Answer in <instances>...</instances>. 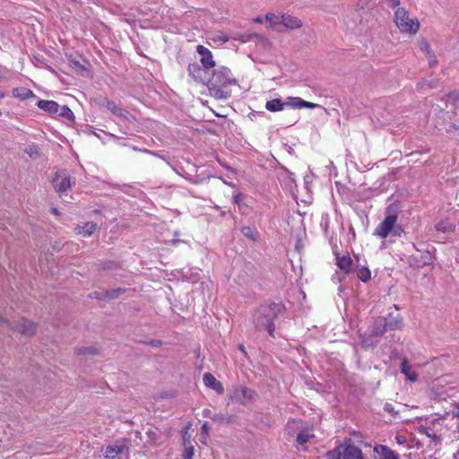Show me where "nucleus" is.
Returning a JSON list of instances; mask_svg holds the SVG:
<instances>
[{
  "label": "nucleus",
  "instance_id": "27",
  "mask_svg": "<svg viewBox=\"0 0 459 459\" xmlns=\"http://www.w3.org/2000/svg\"><path fill=\"white\" fill-rule=\"evenodd\" d=\"M378 342L379 340L371 336V334L368 332L361 336V347L363 349L374 348L378 344Z\"/></svg>",
  "mask_w": 459,
  "mask_h": 459
},
{
  "label": "nucleus",
  "instance_id": "56",
  "mask_svg": "<svg viewBox=\"0 0 459 459\" xmlns=\"http://www.w3.org/2000/svg\"><path fill=\"white\" fill-rule=\"evenodd\" d=\"M255 22H259V23H262V22H263V20H262V18L257 17V18H255Z\"/></svg>",
  "mask_w": 459,
  "mask_h": 459
},
{
  "label": "nucleus",
  "instance_id": "10",
  "mask_svg": "<svg viewBox=\"0 0 459 459\" xmlns=\"http://www.w3.org/2000/svg\"><path fill=\"white\" fill-rule=\"evenodd\" d=\"M53 185L58 193H64L71 187V178L63 171L56 172L53 179Z\"/></svg>",
  "mask_w": 459,
  "mask_h": 459
},
{
  "label": "nucleus",
  "instance_id": "52",
  "mask_svg": "<svg viewBox=\"0 0 459 459\" xmlns=\"http://www.w3.org/2000/svg\"><path fill=\"white\" fill-rule=\"evenodd\" d=\"M242 201V195L240 193L234 195V203L237 204H240Z\"/></svg>",
  "mask_w": 459,
  "mask_h": 459
},
{
  "label": "nucleus",
  "instance_id": "17",
  "mask_svg": "<svg viewBox=\"0 0 459 459\" xmlns=\"http://www.w3.org/2000/svg\"><path fill=\"white\" fill-rule=\"evenodd\" d=\"M374 452L379 455V459H399V455L390 449L387 446L378 445L374 448Z\"/></svg>",
  "mask_w": 459,
  "mask_h": 459
},
{
  "label": "nucleus",
  "instance_id": "31",
  "mask_svg": "<svg viewBox=\"0 0 459 459\" xmlns=\"http://www.w3.org/2000/svg\"><path fill=\"white\" fill-rule=\"evenodd\" d=\"M357 276L358 278L363 281V282H367L370 280L371 278V272L370 270L368 269V267L367 266H362L360 268L358 269L357 271Z\"/></svg>",
  "mask_w": 459,
  "mask_h": 459
},
{
  "label": "nucleus",
  "instance_id": "14",
  "mask_svg": "<svg viewBox=\"0 0 459 459\" xmlns=\"http://www.w3.org/2000/svg\"><path fill=\"white\" fill-rule=\"evenodd\" d=\"M286 107H290L292 108H316L320 106L316 103H312L307 100H302L299 97H288L286 100Z\"/></svg>",
  "mask_w": 459,
  "mask_h": 459
},
{
  "label": "nucleus",
  "instance_id": "7",
  "mask_svg": "<svg viewBox=\"0 0 459 459\" xmlns=\"http://www.w3.org/2000/svg\"><path fill=\"white\" fill-rule=\"evenodd\" d=\"M397 221V215L394 213H389L384 219V221L376 228L375 235L381 238H385L391 234L394 230V226Z\"/></svg>",
  "mask_w": 459,
  "mask_h": 459
},
{
  "label": "nucleus",
  "instance_id": "9",
  "mask_svg": "<svg viewBox=\"0 0 459 459\" xmlns=\"http://www.w3.org/2000/svg\"><path fill=\"white\" fill-rule=\"evenodd\" d=\"M113 115L130 121L134 117L126 109L118 107L114 101L105 99L101 104Z\"/></svg>",
  "mask_w": 459,
  "mask_h": 459
},
{
  "label": "nucleus",
  "instance_id": "13",
  "mask_svg": "<svg viewBox=\"0 0 459 459\" xmlns=\"http://www.w3.org/2000/svg\"><path fill=\"white\" fill-rule=\"evenodd\" d=\"M197 53L201 56V63L205 69H211L214 67L215 62L212 58V52L205 47L198 45L196 47Z\"/></svg>",
  "mask_w": 459,
  "mask_h": 459
},
{
  "label": "nucleus",
  "instance_id": "48",
  "mask_svg": "<svg viewBox=\"0 0 459 459\" xmlns=\"http://www.w3.org/2000/svg\"><path fill=\"white\" fill-rule=\"evenodd\" d=\"M431 255L429 252H427L424 255V261L422 262V264L420 266L428 265L431 264Z\"/></svg>",
  "mask_w": 459,
  "mask_h": 459
},
{
  "label": "nucleus",
  "instance_id": "38",
  "mask_svg": "<svg viewBox=\"0 0 459 459\" xmlns=\"http://www.w3.org/2000/svg\"><path fill=\"white\" fill-rule=\"evenodd\" d=\"M100 267L102 270H115L117 268V264L110 260H105L100 263Z\"/></svg>",
  "mask_w": 459,
  "mask_h": 459
},
{
  "label": "nucleus",
  "instance_id": "58",
  "mask_svg": "<svg viewBox=\"0 0 459 459\" xmlns=\"http://www.w3.org/2000/svg\"><path fill=\"white\" fill-rule=\"evenodd\" d=\"M4 94L0 91V99L4 98Z\"/></svg>",
  "mask_w": 459,
  "mask_h": 459
},
{
  "label": "nucleus",
  "instance_id": "24",
  "mask_svg": "<svg viewBox=\"0 0 459 459\" xmlns=\"http://www.w3.org/2000/svg\"><path fill=\"white\" fill-rule=\"evenodd\" d=\"M400 368H401V372L403 374H404L406 376L407 379H409L410 381L414 382L418 379L417 373L411 370V367L409 364L407 359H403Z\"/></svg>",
  "mask_w": 459,
  "mask_h": 459
},
{
  "label": "nucleus",
  "instance_id": "51",
  "mask_svg": "<svg viewBox=\"0 0 459 459\" xmlns=\"http://www.w3.org/2000/svg\"><path fill=\"white\" fill-rule=\"evenodd\" d=\"M212 415L213 414H212V411L210 409H204L203 411V416L204 418H211L212 419Z\"/></svg>",
  "mask_w": 459,
  "mask_h": 459
},
{
  "label": "nucleus",
  "instance_id": "8",
  "mask_svg": "<svg viewBox=\"0 0 459 459\" xmlns=\"http://www.w3.org/2000/svg\"><path fill=\"white\" fill-rule=\"evenodd\" d=\"M129 448L126 445V440H117L113 445L105 448L104 457L106 459H115L117 455L128 453Z\"/></svg>",
  "mask_w": 459,
  "mask_h": 459
},
{
  "label": "nucleus",
  "instance_id": "20",
  "mask_svg": "<svg viewBox=\"0 0 459 459\" xmlns=\"http://www.w3.org/2000/svg\"><path fill=\"white\" fill-rule=\"evenodd\" d=\"M37 106L48 114H56L59 111V105L54 100H39Z\"/></svg>",
  "mask_w": 459,
  "mask_h": 459
},
{
  "label": "nucleus",
  "instance_id": "57",
  "mask_svg": "<svg viewBox=\"0 0 459 459\" xmlns=\"http://www.w3.org/2000/svg\"><path fill=\"white\" fill-rule=\"evenodd\" d=\"M51 212L55 214H57L58 212H57V209L56 208H51Z\"/></svg>",
  "mask_w": 459,
  "mask_h": 459
},
{
  "label": "nucleus",
  "instance_id": "54",
  "mask_svg": "<svg viewBox=\"0 0 459 459\" xmlns=\"http://www.w3.org/2000/svg\"><path fill=\"white\" fill-rule=\"evenodd\" d=\"M238 350L245 355L247 356V352L246 351V348L244 346V344L240 343L238 344Z\"/></svg>",
  "mask_w": 459,
  "mask_h": 459
},
{
  "label": "nucleus",
  "instance_id": "55",
  "mask_svg": "<svg viewBox=\"0 0 459 459\" xmlns=\"http://www.w3.org/2000/svg\"><path fill=\"white\" fill-rule=\"evenodd\" d=\"M450 128L454 129V130H459V126H456L455 124H451L450 125Z\"/></svg>",
  "mask_w": 459,
  "mask_h": 459
},
{
  "label": "nucleus",
  "instance_id": "2",
  "mask_svg": "<svg viewBox=\"0 0 459 459\" xmlns=\"http://www.w3.org/2000/svg\"><path fill=\"white\" fill-rule=\"evenodd\" d=\"M237 81L232 78L231 72L228 67L221 66L212 71L206 81V85L212 96L218 100H226L230 96L226 89L228 85L235 84Z\"/></svg>",
  "mask_w": 459,
  "mask_h": 459
},
{
  "label": "nucleus",
  "instance_id": "42",
  "mask_svg": "<svg viewBox=\"0 0 459 459\" xmlns=\"http://www.w3.org/2000/svg\"><path fill=\"white\" fill-rule=\"evenodd\" d=\"M104 291H93L91 293L90 297L96 299H107V298L104 296Z\"/></svg>",
  "mask_w": 459,
  "mask_h": 459
},
{
  "label": "nucleus",
  "instance_id": "12",
  "mask_svg": "<svg viewBox=\"0 0 459 459\" xmlns=\"http://www.w3.org/2000/svg\"><path fill=\"white\" fill-rule=\"evenodd\" d=\"M371 336L376 337L377 340L386 332V323H385L384 317H378L373 321L368 326L367 331Z\"/></svg>",
  "mask_w": 459,
  "mask_h": 459
},
{
  "label": "nucleus",
  "instance_id": "60",
  "mask_svg": "<svg viewBox=\"0 0 459 459\" xmlns=\"http://www.w3.org/2000/svg\"><path fill=\"white\" fill-rule=\"evenodd\" d=\"M429 87H430V88L435 87L434 82H431V83L429 84Z\"/></svg>",
  "mask_w": 459,
  "mask_h": 459
},
{
  "label": "nucleus",
  "instance_id": "41",
  "mask_svg": "<svg viewBox=\"0 0 459 459\" xmlns=\"http://www.w3.org/2000/svg\"><path fill=\"white\" fill-rule=\"evenodd\" d=\"M420 48L422 52L425 53L426 56L432 52L429 44L427 41H422L420 45Z\"/></svg>",
  "mask_w": 459,
  "mask_h": 459
},
{
  "label": "nucleus",
  "instance_id": "22",
  "mask_svg": "<svg viewBox=\"0 0 459 459\" xmlns=\"http://www.w3.org/2000/svg\"><path fill=\"white\" fill-rule=\"evenodd\" d=\"M286 107V101H283L281 99H273L268 100L265 104V108L270 112H277L283 110Z\"/></svg>",
  "mask_w": 459,
  "mask_h": 459
},
{
  "label": "nucleus",
  "instance_id": "37",
  "mask_svg": "<svg viewBox=\"0 0 459 459\" xmlns=\"http://www.w3.org/2000/svg\"><path fill=\"white\" fill-rule=\"evenodd\" d=\"M313 437V435L309 434L307 431H301L297 436V442L299 445H305L309 441V439Z\"/></svg>",
  "mask_w": 459,
  "mask_h": 459
},
{
  "label": "nucleus",
  "instance_id": "34",
  "mask_svg": "<svg viewBox=\"0 0 459 459\" xmlns=\"http://www.w3.org/2000/svg\"><path fill=\"white\" fill-rule=\"evenodd\" d=\"M76 352L79 355H96L98 354V350L93 346H83L76 348Z\"/></svg>",
  "mask_w": 459,
  "mask_h": 459
},
{
  "label": "nucleus",
  "instance_id": "26",
  "mask_svg": "<svg viewBox=\"0 0 459 459\" xmlns=\"http://www.w3.org/2000/svg\"><path fill=\"white\" fill-rule=\"evenodd\" d=\"M13 96L21 100H27L32 97H35L33 91L25 87H17L14 88L12 91Z\"/></svg>",
  "mask_w": 459,
  "mask_h": 459
},
{
  "label": "nucleus",
  "instance_id": "50",
  "mask_svg": "<svg viewBox=\"0 0 459 459\" xmlns=\"http://www.w3.org/2000/svg\"><path fill=\"white\" fill-rule=\"evenodd\" d=\"M384 409H385V411H388L389 413H392V414L395 413L393 405L390 404V403H385Z\"/></svg>",
  "mask_w": 459,
  "mask_h": 459
},
{
  "label": "nucleus",
  "instance_id": "15",
  "mask_svg": "<svg viewBox=\"0 0 459 459\" xmlns=\"http://www.w3.org/2000/svg\"><path fill=\"white\" fill-rule=\"evenodd\" d=\"M203 380L207 387L216 391L220 394L224 393V387L222 384L221 383V381L217 380L212 373H204Z\"/></svg>",
  "mask_w": 459,
  "mask_h": 459
},
{
  "label": "nucleus",
  "instance_id": "61",
  "mask_svg": "<svg viewBox=\"0 0 459 459\" xmlns=\"http://www.w3.org/2000/svg\"><path fill=\"white\" fill-rule=\"evenodd\" d=\"M224 184H227L229 186H232L230 183H228L227 181L223 180Z\"/></svg>",
  "mask_w": 459,
  "mask_h": 459
},
{
  "label": "nucleus",
  "instance_id": "1",
  "mask_svg": "<svg viewBox=\"0 0 459 459\" xmlns=\"http://www.w3.org/2000/svg\"><path fill=\"white\" fill-rule=\"evenodd\" d=\"M285 312L281 303H265L259 306L252 314L253 325L256 331H266L274 338L275 320Z\"/></svg>",
  "mask_w": 459,
  "mask_h": 459
},
{
  "label": "nucleus",
  "instance_id": "32",
  "mask_svg": "<svg viewBox=\"0 0 459 459\" xmlns=\"http://www.w3.org/2000/svg\"><path fill=\"white\" fill-rule=\"evenodd\" d=\"M241 232L247 238H249L253 241L257 240L258 232L255 229L246 226L241 229Z\"/></svg>",
  "mask_w": 459,
  "mask_h": 459
},
{
  "label": "nucleus",
  "instance_id": "16",
  "mask_svg": "<svg viewBox=\"0 0 459 459\" xmlns=\"http://www.w3.org/2000/svg\"><path fill=\"white\" fill-rule=\"evenodd\" d=\"M336 265L344 274H349L352 270L353 261L349 255H341L337 254Z\"/></svg>",
  "mask_w": 459,
  "mask_h": 459
},
{
  "label": "nucleus",
  "instance_id": "46",
  "mask_svg": "<svg viewBox=\"0 0 459 459\" xmlns=\"http://www.w3.org/2000/svg\"><path fill=\"white\" fill-rule=\"evenodd\" d=\"M383 2L392 8L397 7L400 4V0H383Z\"/></svg>",
  "mask_w": 459,
  "mask_h": 459
},
{
  "label": "nucleus",
  "instance_id": "4",
  "mask_svg": "<svg viewBox=\"0 0 459 459\" xmlns=\"http://www.w3.org/2000/svg\"><path fill=\"white\" fill-rule=\"evenodd\" d=\"M394 20L403 33L415 34L419 30V22L416 19H411L409 13L403 7H399L396 10Z\"/></svg>",
  "mask_w": 459,
  "mask_h": 459
},
{
  "label": "nucleus",
  "instance_id": "47",
  "mask_svg": "<svg viewBox=\"0 0 459 459\" xmlns=\"http://www.w3.org/2000/svg\"><path fill=\"white\" fill-rule=\"evenodd\" d=\"M146 343L155 348L160 347L162 345V342L156 339H152Z\"/></svg>",
  "mask_w": 459,
  "mask_h": 459
},
{
  "label": "nucleus",
  "instance_id": "21",
  "mask_svg": "<svg viewBox=\"0 0 459 459\" xmlns=\"http://www.w3.org/2000/svg\"><path fill=\"white\" fill-rule=\"evenodd\" d=\"M87 65H88V63L85 60H83L82 63L76 59L69 60L70 67L81 75H85L86 74L89 73Z\"/></svg>",
  "mask_w": 459,
  "mask_h": 459
},
{
  "label": "nucleus",
  "instance_id": "19",
  "mask_svg": "<svg viewBox=\"0 0 459 459\" xmlns=\"http://www.w3.org/2000/svg\"><path fill=\"white\" fill-rule=\"evenodd\" d=\"M385 323H386V330H397L403 326V317L396 314L394 316L390 313L386 317H384Z\"/></svg>",
  "mask_w": 459,
  "mask_h": 459
},
{
  "label": "nucleus",
  "instance_id": "3",
  "mask_svg": "<svg viewBox=\"0 0 459 459\" xmlns=\"http://www.w3.org/2000/svg\"><path fill=\"white\" fill-rule=\"evenodd\" d=\"M326 459H365L362 450L348 438L333 450L326 452Z\"/></svg>",
  "mask_w": 459,
  "mask_h": 459
},
{
  "label": "nucleus",
  "instance_id": "29",
  "mask_svg": "<svg viewBox=\"0 0 459 459\" xmlns=\"http://www.w3.org/2000/svg\"><path fill=\"white\" fill-rule=\"evenodd\" d=\"M212 420L221 423H231L234 420L233 415L227 413H215L212 415Z\"/></svg>",
  "mask_w": 459,
  "mask_h": 459
},
{
  "label": "nucleus",
  "instance_id": "45",
  "mask_svg": "<svg viewBox=\"0 0 459 459\" xmlns=\"http://www.w3.org/2000/svg\"><path fill=\"white\" fill-rule=\"evenodd\" d=\"M210 425L207 421H205L202 428H201V434L202 435H205V436H208L209 435V432H210Z\"/></svg>",
  "mask_w": 459,
  "mask_h": 459
},
{
  "label": "nucleus",
  "instance_id": "36",
  "mask_svg": "<svg viewBox=\"0 0 459 459\" xmlns=\"http://www.w3.org/2000/svg\"><path fill=\"white\" fill-rule=\"evenodd\" d=\"M419 431L420 433L421 434H424L426 435L427 437H430L433 441H435L436 443H438L441 441V438L439 436H437L436 434L434 433H431L429 431V429L427 427H424V426H420L419 428Z\"/></svg>",
  "mask_w": 459,
  "mask_h": 459
},
{
  "label": "nucleus",
  "instance_id": "40",
  "mask_svg": "<svg viewBox=\"0 0 459 459\" xmlns=\"http://www.w3.org/2000/svg\"><path fill=\"white\" fill-rule=\"evenodd\" d=\"M403 229L400 225H394V230L391 232V235L395 237H402L403 234H404Z\"/></svg>",
  "mask_w": 459,
  "mask_h": 459
},
{
  "label": "nucleus",
  "instance_id": "18",
  "mask_svg": "<svg viewBox=\"0 0 459 459\" xmlns=\"http://www.w3.org/2000/svg\"><path fill=\"white\" fill-rule=\"evenodd\" d=\"M282 31L284 30H294L299 29L302 26V22L299 19L293 17L291 15L283 14L282 15V22H281Z\"/></svg>",
  "mask_w": 459,
  "mask_h": 459
},
{
  "label": "nucleus",
  "instance_id": "5",
  "mask_svg": "<svg viewBox=\"0 0 459 459\" xmlns=\"http://www.w3.org/2000/svg\"><path fill=\"white\" fill-rule=\"evenodd\" d=\"M0 325L3 328H8L13 332H18V333H21L27 336L32 335L36 329V325L30 320L22 318L16 323H13V322H10L8 319L4 318L1 315H0Z\"/></svg>",
  "mask_w": 459,
  "mask_h": 459
},
{
  "label": "nucleus",
  "instance_id": "23",
  "mask_svg": "<svg viewBox=\"0 0 459 459\" xmlns=\"http://www.w3.org/2000/svg\"><path fill=\"white\" fill-rule=\"evenodd\" d=\"M266 21L270 23V26L279 32L282 31L281 22H282V15H276L274 13H268L265 16Z\"/></svg>",
  "mask_w": 459,
  "mask_h": 459
},
{
  "label": "nucleus",
  "instance_id": "53",
  "mask_svg": "<svg viewBox=\"0 0 459 459\" xmlns=\"http://www.w3.org/2000/svg\"><path fill=\"white\" fill-rule=\"evenodd\" d=\"M396 440L399 444H403L406 442V438L403 436H397Z\"/></svg>",
  "mask_w": 459,
  "mask_h": 459
},
{
  "label": "nucleus",
  "instance_id": "30",
  "mask_svg": "<svg viewBox=\"0 0 459 459\" xmlns=\"http://www.w3.org/2000/svg\"><path fill=\"white\" fill-rule=\"evenodd\" d=\"M57 113L59 117L65 118L68 121H74V115L73 111L65 105L62 107L59 106V111Z\"/></svg>",
  "mask_w": 459,
  "mask_h": 459
},
{
  "label": "nucleus",
  "instance_id": "43",
  "mask_svg": "<svg viewBox=\"0 0 459 459\" xmlns=\"http://www.w3.org/2000/svg\"><path fill=\"white\" fill-rule=\"evenodd\" d=\"M426 56L428 58V61H429V64L430 66H435L437 64V60L433 52H431L430 54H428Z\"/></svg>",
  "mask_w": 459,
  "mask_h": 459
},
{
  "label": "nucleus",
  "instance_id": "6",
  "mask_svg": "<svg viewBox=\"0 0 459 459\" xmlns=\"http://www.w3.org/2000/svg\"><path fill=\"white\" fill-rule=\"evenodd\" d=\"M255 395V392L247 386H238L232 390L230 399L236 401L243 405L251 402Z\"/></svg>",
  "mask_w": 459,
  "mask_h": 459
},
{
  "label": "nucleus",
  "instance_id": "35",
  "mask_svg": "<svg viewBox=\"0 0 459 459\" xmlns=\"http://www.w3.org/2000/svg\"><path fill=\"white\" fill-rule=\"evenodd\" d=\"M26 153L33 160H36L39 157V147L32 143V144H30L26 150H25Z\"/></svg>",
  "mask_w": 459,
  "mask_h": 459
},
{
  "label": "nucleus",
  "instance_id": "44",
  "mask_svg": "<svg viewBox=\"0 0 459 459\" xmlns=\"http://www.w3.org/2000/svg\"><path fill=\"white\" fill-rule=\"evenodd\" d=\"M194 456V447L189 446L186 447L184 454V459H193Z\"/></svg>",
  "mask_w": 459,
  "mask_h": 459
},
{
  "label": "nucleus",
  "instance_id": "25",
  "mask_svg": "<svg viewBox=\"0 0 459 459\" xmlns=\"http://www.w3.org/2000/svg\"><path fill=\"white\" fill-rule=\"evenodd\" d=\"M97 223L92 221L86 222L83 226H78L75 228L78 234H82L83 237H90L96 230Z\"/></svg>",
  "mask_w": 459,
  "mask_h": 459
},
{
  "label": "nucleus",
  "instance_id": "59",
  "mask_svg": "<svg viewBox=\"0 0 459 459\" xmlns=\"http://www.w3.org/2000/svg\"><path fill=\"white\" fill-rule=\"evenodd\" d=\"M136 437H140L141 433L139 431L135 432Z\"/></svg>",
  "mask_w": 459,
  "mask_h": 459
},
{
  "label": "nucleus",
  "instance_id": "28",
  "mask_svg": "<svg viewBox=\"0 0 459 459\" xmlns=\"http://www.w3.org/2000/svg\"><path fill=\"white\" fill-rule=\"evenodd\" d=\"M435 229L437 231H440L443 233L453 232L455 229V225L447 221H441L435 225Z\"/></svg>",
  "mask_w": 459,
  "mask_h": 459
},
{
  "label": "nucleus",
  "instance_id": "33",
  "mask_svg": "<svg viewBox=\"0 0 459 459\" xmlns=\"http://www.w3.org/2000/svg\"><path fill=\"white\" fill-rule=\"evenodd\" d=\"M126 292V289L124 288H117L113 289L111 290H105L104 296L107 298V299H115L118 298L120 295L124 294Z\"/></svg>",
  "mask_w": 459,
  "mask_h": 459
},
{
  "label": "nucleus",
  "instance_id": "11",
  "mask_svg": "<svg viewBox=\"0 0 459 459\" xmlns=\"http://www.w3.org/2000/svg\"><path fill=\"white\" fill-rule=\"evenodd\" d=\"M208 69H205L204 66L201 67L198 64H190L188 65L187 71L189 75L193 77L195 82H203L206 84Z\"/></svg>",
  "mask_w": 459,
  "mask_h": 459
},
{
  "label": "nucleus",
  "instance_id": "39",
  "mask_svg": "<svg viewBox=\"0 0 459 459\" xmlns=\"http://www.w3.org/2000/svg\"><path fill=\"white\" fill-rule=\"evenodd\" d=\"M146 434L148 436V438H149V442L151 443H156L157 439H158V435H157V432L152 429H149L147 431H146Z\"/></svg>",
  "mask_w": 459,
  "mask_h": 459
},
{
  "label": "nucleus",
  "instance_id": "49",
  "mask_svg": "<svg viewBox=\"0 0 459 459\" xmlns=\"http://www.w3.org/2000/svg\"><path fill=\"white\" fill-rule=\"evenodd\" d=\"M447 97L451 100H453V101H457L459 100V92H450Z\"/></svg>",
  "mask_w": 459,
  "mask_h": 459
}]
</instances>
